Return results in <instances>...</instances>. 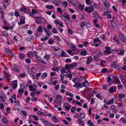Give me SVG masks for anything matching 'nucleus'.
<instances>
[{
  "label": "nucleus",
  "instance_id": "69168bd1",
  "mask_svg": "<svg viewBox=\"0 0 126 126\" xmlns=\"http://www.w3.org/2000/svg\"><path fill=\"white\" fill-rule=\"evenodd\" d=\"M26 75L24 73H22L20 74L19 75V77L20 78H22L25 77Z\"/></svg>",
  "mask_w": 126,
  "mask_h": 126
},
{
  "label": "nucleus",
  "instance_id": "c03bdc74",
  "mask_svg": "<svg viewBox=\"0 0 126 126\" xmlns=\"http://www.w3.org/2000/svg\"><path fill=\"white\" fill-rule=\"evenodd\" d=\"M63 107H64L65 109L66 110H69L71 107V106L70 105H69L68 106H67L65 107L63 106Z\"/></svg>",
  "mask_w": 126,
  "mask_h": 126
},
{
  "label": "nucleus",
  "instance_id": "0e129e2a",
  "mask_svg": "<svg viewBox=\"0 0 126 126\" xmlns=\"http://www.w3.org/2000/svg\"><path fill=\"white\" fill-rule=\"evenodd\" d=\"M119 96L121 98H124L125 96V95L124 94H121L119 95Z\"/></svg>",
  "mask_w": 126,
  "mask_h": 126
},
{
  "label": "nucleus",
  "instance_id": "bf43d9fd",
  "mask_svg": "<svg viewBox=\"0 0 126 126\" xmlns=\"http://www.w3.org/2000/svg\"><path fill=\"white\" fill-rule=\"evenodd\" d=\"M48 39V38L47 37H46L44 38H41V40L42 41H45L47 40Z\"/></svg>",
  "mask_w": 126,
  "mask_h": 126
},
{
  "label": "nucleus",
  "instance_id": "e433bc0d",
  "mask_svg": "<svg viewBox=\"0 0 126 126\" xmlns=\"http://www.w3.org/2000/svg\"><path fill=\"white\" fill-rule=\"evenodd\" d=\"M38 115L39 116H42L44 114V113L42 111H39L37 112Z\"/></svg>",
  "mask_w": 126,
  "mask_h": 126
},
{
  "label": "nucleus",
  "instance_id": "4be33fe9",
  "mask_svg": "<svg viewBox=\"0 0 126 126\" xmlns=\"http://www.w3.org/2000/svg\"><path fill=\"white\" fill-rule=\"evenodd\" d=\"M87 124L89 126H94V124L92 123V121L90 120H88L87 121Z\"/></svg>",
  "mask_w": 126,
  "mask_h": 126
},
{
  "label": "nucleus",
  "instance_id": "c85d7f7f",
  "mask_svg": "<svg viewBox=\"0 0 126 126\" xmlns=\"http://www.w3.org/2000/svg\"><path fill=\"white\" fill-rule=\"evenodd\" d=\"M93 7H94L95 9H98V5L96 3H94L93 4L91 5Z\"/></svg>",
  "mask_w": 126,
  "mask_h": 126
},
{
  "label": "nucleus",
  "instance_id": "2f4dec72",
  "mask_svg": "<svg viewBox=\"0 0 126 126\" xmlns=\"http://www.w3.org/2000/svg\"><path fill=\"white\" fill-rule=\"evenodd\" d=\"M46 7L48 9H52L53 8V6L52 5H46Z\"/></svg>",
  "mask_w": 126,
  "mask_h": 126
},
{
  "label": "nucleus",
  "instance_id": "5fc2aeb1",
  "mask_svg": "<svg viewBox=\"0 0 126 126\" xmlns=\"http://www.w3.org/2000/svg\"><path fill=\"white\" fill-rule=\"evenodd\" d=\"M33 53V56H35V58L38 55H37V52L36 51H34Z\"/></svg>",
  "mask_w": 126,
  "mask_h": 126
},
{
  "label": "nucleus",
  "instance_id": "f8f14e48",
  "mask_svg": "<svg viewBox=\"0 0 126 126\" xmlns=\"http://www.w3.org/2000/svg\"><path fill=\"white\" fill-rule=\"evenodd\" d=\"M73 86L74 87L78 88H81L82 87V86L81 83H78L74 85H73Z\"/></svg>",
  "mask_w": 126,
  "mask_h": 126
},
{
  "label": "nucleus",
  "instance_id": "c756f323",
  "mask_svg": "<svg viewBox=\"0 0 126 126\" xmlns=\"http://www.w3.org/2000/svg\"><path fill=\"white\" fill-rule=\"evenodd\" d=\"M65 94L67 96H69L71 97L73 96V94L69 92H66Z\"/></svg>",
  "mask_w": 126,
  "mask_h": 126
},
{
  "label": "nucleus",
  "instance_id": "473e14b6",
  "mask_svg": "<svg viewBox=\"0 0 126 126\" xmlns=\"http://www.w3.org/2000/svg\"><path fill=\"white\" fill-rule=\"evenodd\" d=\"M111 25L112 26L113 28H115L116 26V24L115 22L112 20L111 21Z\"/></svg>",
  "mask_w": 126,
  "mask_h": 126
},
{
  "label": "nucleus",
  "instance_id": "8fccbe9b",
  "mask_svg": "<svg viewBox=\"0 0 126 126\" xmlns=\"http://www.w3.org/2000/svg\"><path fill=\"white\" fill-rule=\"evenodd\" d=\"M125 52L122 49L120 51V52L118 53V54L120 55H123Z\"/></svg>",
  "mask_w": 126,
  "mask_h": 126
},
{
  "label": "nucleus",
  "instance_id": "6e6d98bb",
  "mask_svg": "<svg viewBox=\"0 0 126 126\" xmlns=\"http://www.w3.org/2000/svg\"><path fill=\"white\" fill-rule=\"evenodd\" d=\"M32 116L34 118V120H35L37 121L38 120V118L37 116L33 115Z\"/></svg>",
  "mask_w": 126,
  "mask_h": 126
},
{
  "label": "nucleus",
  "instance_id": "774afa93",
  "mask_svg": "<svg viewBox=\"0 0 126 126\" xmlns=\"http://www.w3.org/2000/svg\"><path fill=\"white\" fill-rule=\"evenodd\" d=\"M35 58L36 59H37L38 61H39L41 59L40 57L39 56H37Z\"/></svg>",
  "mask_w": 126,
  "mask_h": 126
},
{
  "label": "nucleus",
  "instance_id": "58836bf2",
  "mask_svg": "<svg viewBox=\"0 0 126 126\" xmlns=\"http://www.w3.org/2000/svg\"><path fill=\"white\" fill-rule=\"evenodd\" d=\"M65 69L67 70H69L70 69H71V66L70 65L67 64L65 65Z\"/></svg>",
  "mask_w": 126,
  "mask_h": 126
},
{
  "label": "nucleus",
  "instance_id": "4d7b16f0",
  "mask_svg": "<svg viewBox=\"0 0 126 126\" xmlns=\"http://www.w3.org/2000/svg\"><path fill=\"white\" fill-rule=\"evenodd\" d=\"M76 109V108L75 107H72L71 109L70 110L72 112V113H74V111Z\"/></svg>",
  "mask_w": 126,
  "mask_h": 126
},
{
  "label": "nucleus",
  "instance_id": "680f3d73",
  "mask_svg": "<svg viewBox=\"0 0 126 126\" xmlns=\"http://www.w3.org/2000/svg\"><path fill=\"white\" fill-rule=\"evenodd\" d=\"M29 75L33 79H35V77L34 75H33V74L32 73H29Z\"/></svg>",
  "mask_w": 126,
  "mask_h": 126
},
{
  "label": "nucleus",
  "instance_id": "6ab92c4d",
  "mask_svg": "<svg viewBox=\"0 0 126 126\" xmlns=\"http://www.w3.org/2000/svg\"><path fill=\"white\" fill-rule=\"evenodd\" d=\"M70 47L71 49L74 51H75L77 50L76 47L73 44L70 45Z\"/></svg>",
  "mask_w": 126,
  "mask_h": 126
},
{
  "label": "nucleus",
  "instance_id": "412c9836",
  "mask_svg": "<svg viewBox=\"0 0 126 126\" xmlns=\"http://www.w3.org/2000/svg\"><path fill=\"white\" fill-rule=\"evenodd\" d=\"M4 75L6 77V78L7 80H9L10 81V76L9 74L7 73L6 72H5L4 73Z\"/></svg>",
  "mask_w": 126,
  "mask_h": 126
},
{
  "label": "nucleus",
  "instance_id": "9b49d317",
  "mask_svg": "<svg viewBox=\"0 0 126 126\" xmlns=\"http://www.w3.org/2000/svg\"><path fill=\"white\" fill-rule=\"evenodd\" d=\"M93 59V58L91 56L88 57L87 58V61L86 64H88L90 63L92 61Z\"/></svg>",
  "mask_w": 126,
  "mask_h": 126
},
{
  "label": "nucleus",
  "instance_id": "37998d69",
  "mask_svg": "<svg viewBox=\"0 0 126 126\" xmlns=\"http://www.w3.org/2000/svg\"><path fill=\"white\" fill-rule=\"evenodd\" d=\"M57 10L58 12H59V13L61 14H62L63 13V12L62 11L61 9L59 7H58L57 8Z\"/></svg>",
  "mask_w": 126,
  "mask_h": 126
},
{
  "label": "nucleus",
  "instance_id": "5701e85b",
  "mask_svg": "<svg viewBox=\"0 0 126 126\" xmlns=\"http://www.w3.org/2000/svg\"><path fill=\"white\" fill-rule=\"evenodd\" d=\"M79 121V123L82 126H84V121L82 120L81 119H78Z\"/></svg>",
  "mask_w": 126,
  "mask_h": 126
},
{
  "label": "nucleus",
  "instance_id": "a18cd8bd",
  "mask_svg": "<svg viewBox=\"0 0 126 126\" xmlns=\"http://www.w3.org/2000/svg\"><path fill=\"white\" fill-rule=\"evenodd\" d=\"M120 121H122L123 123H126V120L125 119V118L124 117H122L120 119Z\"/></svg>",
  "mask_w": 126,
  "mask_h": 126
},
{
  "label": "nucleus",
  "instance_id": "e2e57ef3",
  "mask_svg": "<svg viewBox=\"0 0 126 126\" xmlns=\"http://www.w3.org/2000/svg\"><path fill=\"white\" fill-rule=\"evenodd\" d=\"M61 56L62 57H65V52L64 51H62L60 54Z\"/></svg>",
  "mask_w": 126,
  "mask_h": 126
},
{
  "label": "nucleus",
  "instance_id": "20e7f679",
  "mask_svg": "<svg viewBox=\"0 0 126 126\" xmlns=\"http://www.w3.org/2000/svg\"><path fill=\"white\" fill-rule=\"evenodd\" d=\"M113 79L114 83H118L120 84L121 83V82L118 79L117 77L115 76H114L113 77Z\"/></svg>",
  "mask_w": 126,
  "mask_h": 126
},
{
  "label": "nucleus",
  "instance_id": "4468645a",
  "mask_svg": "<svg viewBox=\"0 0 126 126\" xmlns=\"http://www.w3.org/2000/svg\"><path fill=\"white\" fill-rule=\"evenodd\" d=\"M114 101V99L113 98H112L111 99L109 100L108 102H107V103H105L108 105H109L110 104H112L113 103Z\"/></svg>",
  "mask_w": 126,
  "mask_h": 126
},
{
  "label": "nucleus",
  "instance_id": "a19ab883",
  "mask_svg": "<svg viewBox=\"0 0 126 126\" xmlns=\"http://www.w3.org/2000/svg\"><path fill=\"white\" fill-rule=\"evenodd\" d=\"M95 96L96 97H97L98 98L100 99L101 100H102L103 99L102 97L99 94L96 95Z\"/></svg>",
  "mask_w": 126,
  "mask_h": 126
},
{
  "label": "nucleus",
  "instance_id": "a211bd4d",
  "mask_svg": "<svg viewBox=\"0 0 126 126\" xmlns=\"http://www.w3.org/2000/svg\"><path fill=\"white\" fill-rule=\"evenodd\" d=\"M24 90L23 88H20L18 90V92L19 94H22L24 91Z\"/></svg>",
  "mask_w": 126,
  "mask_h": 126
},
{
  "label": "nucleus",
  "instance_id": "13d9d810",
  "mask_svg": "<svg viewBox=\"0 0 126 126\" xmlns=\"http://www.w3.org/2000/svg\"><path fill=\"white\" fill-rule=\"evenodd\" d=\"M40 120L44 124L47 121V120L42 118H40Z\"/></svg>",
  "mask_w": 126,
  "mask_h": 126
},
{
  "label": "nucleus",
  "instance_id": "f704fd0d",
  "mask_svg": "<svg viewBox=\"0 0 126 126\" xmlns=\"http://www.w3.org/2000/svg\"><path fill=\"white\" fill-rule=\"evenodd\" d=\"M47 76V74L46 73H44L41 76V78L44 79Z\"/></svg>",
  "mask_w": 126,
  "mask_h": 126
},
{
  "label": "nucleus",
  "instance_id": "a878e982",
  "mask_svg": "<svg viewBox=\"0 0 126 126\" xmlns=\"http://www.w3.org/2000/svg\"><path fill=\"white\" fill-rule=\"evenodd\" d=\"M73 81L76 84L79 82V79L77 78H74L73 79Z\"/></svg>",
  "mask_w": 126,
  "mask_h": 126
},
{
  "label": "nucleus",
  "instance_id": "7c9ffc66",
  "mask_svg": "<svg viewBox=\"0 0 126 126\" xmlns=\"http://www.w3.org/2000/svg\"><path fill=\"white\" fill-rule=\"evenodd\" d=\"M71 68H75L77 66V64L75 63H74L70 64Z\"/></svg>",
  "mask_w": 126,
  "mask_h": 126
},
{
  "label": "nucleus",
  "instance_id": "3c124183",
  "mask_svg": "<svg viewBox=\"0 0 126 126\" xmlns=\"http://www.w3.org/2000/svg\"><path fill=\"white\" fill-rule=\"evenodd\" d=\"M50 57V55H49L47 54L44 56V58H46L47 60H48Z\"/></svg>",
  "mask_w": 126,
  "mask_h": 126
},
{
  "label": "nucleus",
  "instance_id": "4c0bfd02",
  "mask_svg": "<svg viewBox=\"0 0 126 126\" xmlns=\"http://www.w3.org/2000/svg\"><path fill=\"white\" fill-rule=\"evenodd\" d=\"M37 31L40 32H42L43 30L41 27L39 26L38 27Z\"/></svg>",
  "mask_w": 126,
  "mask_h": 126
},
{
  "label": "nucleus",
  "instance_id": "cd10ccee",
  "mask_svg": "<svg viewBox=\"0 0 126 126\" xmlns=\"http://www.w3.org/2000/svg\"><path fill=\"white\" fill-rule=\"evenodd\" d=\"M27 55L28 57H33V53L32 51H29L27 53Z\"/></svg>",
  "mask_w": 126,
  "mask_h": 126
},
{
  "label": "nucleus",
  "instance_id": "49530a36",
  "mask_svg": "<svg viewBox=\"0 0 126 126\" xmlns=\"http://www.w3.org/2000/svg\"><path fill=\"white\" fill-rule=\"evenodd\" d=\"M19 57L21 59H23L25 56V55L22 53H20L19 54Z\"/></svg>",
  "mask_w": 126,
  "mask_h": 126
},
{
  "label": "nucleus",
  "instance_id": "c9c22d12",
  "mask_svg": "<svg viewBox=\"0 0 126 126\" xmlns=\"http://www.w3.org/2000/svg\"><path fill=\"white\" fill-rule=\"evenodd\" d=\"M84 5L80 4L79 6V8L81 11H82L84 8Z\"/></svg>",
  "mask_w": 126,
  "mask_h": 126
},
{
  "label": "nucleus",
  "instance_id": "dca6fc26",
  "mask_svg": "<svg viewBox=\"0 0 126 126\" xmlns=\"http://www.w3.org/2000/svg\"><path fill=\"white\" fill-rule=\"evenodd\" d=\"M2 122L4 124H6L8 123V120L6 118L4 117L2 120Z\"/></svg>",
  "mask_w": 126,
  "mask_h": 126
},
{
  "label": "nucleus",
  "instance_id": "bb28decb",
  "mask_svg": "<svg viewBox=\"0 0 126 126\" xmlns=\"http://www.w3.org/2000/svg\"><path fill=\"white\" fill-rule=\"evenodd\" d=\"M52 119L54 122L57 123L58 121V119L56 118V116L54 115L52 117Z\"/></svg>",
  "mask_w": 126,
  "mask_h": 126
},
{
  "label": "nucleus",
  "instance_id": "ddd939ff",
  "mask_svg": "<svg viewBox=\"0 0 126 126\" xmlns=\"http://www.w3.org/2000/svg\"><path fill=\"white\" fill-rule=\"evenodd\" d=\"M104 5H105L107 8L109 7L110 4L106 0H103V1Z\"/></svg>",
  "mask_w": 126,
  "mask_h": 126
},
{
  "label": "nucleus",
  "instance_id": "603ef678",
  "mask_svg": "<svg viewBox=\"0 0 126 126\" xmlns=\"http://www.w3.org/2000/svg\"><path fill=\"white\" fill-rule=\"evenodd\" d=\"M52 32L53 33L55 34L57 33V30L55 28H53L52 31Z\"/></svg>",
  "mask_w": 126,
  "mask_h": 126
},
{
  "label": "nucleus",
  "instance_id": "ea45409f",
  "mask_svg": "<svg viewBox=\"0 0 126 126\" xmlns=\"http://www.w3.org/2000/svg\"><path fill=\"white\" fill-rule=\"evenodd\" d=\"M58 69L59 68L58 67H55L54 68H51V70L53 71H58Z\"/></svg>",
  "mask_w": 126,
  "mask_h": 126
},
{
  "label": "nucleus",
  "instance_id": "1a4fd4ad",
  "mask_svg": "<svg viewBox=\"0 0 126 126\" xmlns=\"http://www.w3.org/2000/svg\"><path fill=\"white\" fill-rule=\"evenodd\" d=\"M78 119L82 120L85 117V114L83 113H80L78 115Z\"/></svg>",
  "mask_w": 126,
  "mask_h": 126
},
{
  "label": "nucleus",
  "instance_id": "9d476101",
  "mask_svg": "<svg viewBox=\"0 0 126 126\" xmlns=\"http://www.w3.org/2000/svg\"><path fill=\"white\" fill-rule=\"evenodd\" d=\"M113 40L116 43V44L119 45L120 44V43L119 40L117 36H114L113 38Z\"/></svg>",
  "mask_w": 126,
  "mask_h": 126
},
{
  "label": "nucleus",
  "instance_id": "09e8293b",
  "mask_svg": "<svg viewBox=\"0 0 126 126\" xmlns=\"http://www.w3.org/2000/svg\"><path fill=\"white\" fill-rule=\"evenodd\" d=\"M48 43L50 45H52L53 44L54 41L53 40L50 39L48 41Z\"/></svg>",
  "mask_w": 126,
  "mask_h": 126
},
{
  "label": "nucleus",
  "instance_id": "de8ad7c7",
  "mask_svg": "<svg viewBox=\"0 0 126 126\" xmlns=\"http://www.w3.org/2000/svg\"><path fill=\"white\" fill-rule=\"evenodd\" d=\"M66 76L67 77L69 78L70 79H71L72 77V75L71 74H66Z\"/></svg>",
  "mask_w": 126,
  "mask_h": 126
},
{
  "label": "nucleus",
  "instance_id": "2eb2a0df",
  "mask_svg": "<svg viewBox=\"0 0 126 126\" xmlns=\"http://www.w3.org/2000/svg\"><path fill=\"white\" fill-rule=\"evenodd\" d=\"M23 18H21L20 19V22L21 23H18V25H20L21 24H24L25 23V17H23Z\"/></svg>",
  "mask_w": 126,
  "mask_h": 126
},
{
  "label": "nucleus",
  "instance_id": "338daca9",
  "mask_svg": "<svg viewBox=\"0 0 126 126\" xmlns=\"http://www.w3.org/2000/svg\"><path fill=\"white\" fill-rule=\"evenodd\" d=\"M29 88L30 91H33V87L31 85H29Z\"/></svg>",
  "mask_w": 126,
  "mask_h": 126
},
{
  "label": "nucleus",
  "instance_id": "f03ea898",
  "mask_svg": "<svg viewBox=\"0 0 126 126\" xmlns=\"http://www.w3.org/2000/svg\"><path fill=\"white\" fill-rule=\"evenodd\" d=\"M94 9L91 5L88 7L86 6L85 8V10L86 12H88L89 13H90L94 11Z\"/></svg>",
  "mask_w": 126,
  "mask_h": 126
},
{
  "label": "nucleus",
  "instance_id": "0eeeda50",
  "mask_svg": "<svg viewBox=\"0 0 126 126\" xmlns=\"http://www.w3.org/2000/svg\"><path fill=\"white\" fill-rule=\"evenodd\" d=\"M61 17L64 21H66V20H64L63 19V17L65 18H66L68 20H69L70 18L69 17L68 15L65 14H64L63 15H61Z\"/></svg>",
  "mask_w": 126,
  "mask_h": 126
},
{
  "label": "nucleus",
  "instance_id": "f257e3e1",
  "mask_svg": "<svg viewBox=\"0 0 126 126\" xmlns=\"http://www.w3.org/2000/svg\"><path fill=\"white\" fill-rule=\"evenodd\" d=\"M28 14L30 16H33V17L35 18H39L41 17L40 13L33 9H32L31 12L29 11L28 12Z\"/></svg>",
  "mask_w": 126,
  "mask_h": 126
},
{
  "label": "nucleus",
  "instance_id": "b1692460",
  "mask_svg": "<svg viewBox=\"0 0 126 126\" xmlns=\"http://www.w3.org/2000/svg\"><path fill=\"white\" fill-rule=\"evenodd\" d=\"M112 66L116 69H118L120 67V66H119L117 64H113L112 65Z\"/></svg>",
  "mask_w": 126,
  "mask_h": 126
},
{
  "label": "nucleus",
  "instance_id": "6e6552de",
  "mask_svg": "<svg viewBox=\"0 0 126 126\" xmlns=\"http://www.w3.org/2000/svg\"><path fill=\"white\" fill-rule=\"evenodd\" d=\"M85 82H82V84L83 87L85 88H87L89 86V82L86 79H85Z\"/></svg>",
  "mask_w": 126,
  "mask_h": 126
},
{
  "label": "nucleus",
  "instance_id": "39448f33",
  "mask_svg": "<svg viewBox=\"0 0 126 126\" xmlns=\"http://www.w3.org/2000/svg\"><path fill=\"white\" fill-rule=\"evenodd\" d=\"M1 95H0V99H2V102H4L5 100L4 99H6V96L3 91L1 92Z\"/></svg>",
  "mask_w": 126,
  "mask_h": 126
},
{
  "label": "nucleus",
  "instance_id": "393cba45",
  "mask_svg": "<svg viewBox=\"0 0 126 126\" xmlns=\"http://www.w3.org/2000/svg\"><path fill=\"white\" fill-rule=\"evenodd\" d=\"M44 124L45 126H53L49 122L47 121Z\"/></svg>",
  "mask_w": 126,
  "mask_h": 126
},
{
  "label": "nucleus",
  "instance_id": "052dcab7",
  "mask_svg": "<svg viewBox=\"0 0 126 126\" xmlns=\"http://www.w3.org/2000/svg\"><path fill=\"white\" fill-rule=\"evenodd\" d=\"M99 40V38L98 37L95 38L94 40V43H95L98 41Z\"/></svg>",
  "mask_w": 126,
  "mask_h": 126
},
{
  "label": "nucleus",
  "instance_id": "423d86ee",
  "mask_svg": "<svg viewBox=\"0 0 126 126\" xmlns=\"http://www.w3.org/2000/svg\"><path fill=\"white\" fill-rule=\"evenodd\" d=\"M116 87L115 86L111 87L109 89V92L110 93H112L113 92H115L116 91Z\"/></svg>",
  "mask_w": 126,
  "mask_h": 126
},
{
  "label": "nucleus",
  "instance_id": "f3484780",
  "mask_svg": "<svg viewBox=\"0 0 126 126\" xmlns=\"http://www.w3.org/2000/svg\"><path fill=\"white\" fill-rule=\"evenodd\" d=\"M56 98V99L59 102H60V100H61L62 99V96L59 94L57 95Z\"/></svg>",
  "mask_w": 126,
  "mask_h": 126
},
{
  "label": "nucleus",
  "instance_id": "aec40b11",
  "mask_svg": "<svg viewBox=\"0 0 126 126\" xmlns=\"http://www.w3.org/2000/svg\"><path fill=\"white\" fill-rule=\"evenodd\" d=\"M5 52L7 54L11 55H12V52L9 49H7L6 48H5Z\"/></svg>",
  "mask_w": 126,
  "mask_h": 126
},
{
  "label": "nucleus",
  "instance_id": "72a5a7b5",
  "mask_svg": "<svg viewBox=\"0 0 126 126\" xmlns=\"http://www.w3.org/2000/svg\"><path fill=\"white\" fill-rule=\"evenodd\" d=\"M87 52L85 51H82L80 53V54L82 55L85 56L87 54Z\"/></svg>",
  "mask_w": 126,
  "mask_h": 126
},
{
  "label": "nucleus",
  "instance_id": "864d4df0",
  "mask_svg": "<svg viewBox=\"0 0 126 126\" xmlns=\"http://www.w3.org/2000/svg\"><path fill=\"white\" fill-rule=\"evenodd\" d=\"M91 105H93L94 103V99L93 97H92L91 98Z\"/></svg>",
  "mask_w": 126,
  "mask_h": 126
},
{
  "label": "nucleus",
  "instance_id": "7ed1b4c3",
  "mask_svg": "<svg viewBox=\"0 0 126 126\" xmlns=\"http://www.w3.org/2000/svg\"><path fill=\"white\" fill-rule=\"evenodd\" d=\"M118 35L120 38L123 42L124 43L126 42V38L122 33H119Z\"/></svg>",
  "mask_w": 126,
  "mask_h": 126
},
{
  "label": "nucleus",
  "instance_id": "79ce46f5",
  "mask_svg": "<svg viewBox=\"0 0 126 126\" xmlns=\"http://www.w3.org/2000/svg\"><path fill=\"white\" fill-rule=\"evenodd\" d=\"M85 22L84 21H82L80 23V27L82 28H83L85 25Z\"/></svg>",
  "mask_w": 126,
  "mask_h": 126
}]
</instances>
